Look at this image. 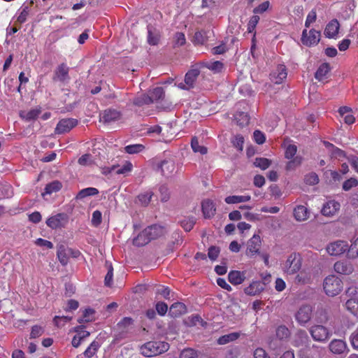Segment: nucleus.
Instances as JSON below:
<instances>
[{
	"label": "nucleus",
	"mask_w": 358,
	"mask_h": 358,
	"mask_svg": "<svg viewBox=\"0 0 358 358\" xmlns=\"http://www.w3.org/2000/svg\"><path fill=\"white\" fill-rule=\"evenodd\" d=\"M169 349V344L164 341H149L141 348L143 355L151 357L166 352Z\"/></svg>",
	"instance_id": "obj_1"
},
{
	"label": "nucleus",
	"mask_w": 358,
	"mask_h": 358,
	"mask_svg": "<svg viewBox=\"0 0 358 358\" xmlns=\"http://www.w3.org/2000/svg\"><path fill=\"white\" fill-rule=\"evenodd\" d=\"M343 287L342 280L334 275L327 276L323 282V289L325 293L330 296L338 294L342 291Z\"/></svg>",
	"instance_id": "obj_2"
},
{
	"label": "nucleus",
	"mask_w": 358,
	"mask_h": 358,
	"mask_svg": "<svg viewBox=\"0 0 358 358\" xmlns=\"http://www.w3.org/2000/svg\"><path fill=\"white\" fill-rule=\"evenodd\" d=\"M308 331L313 341L322 343H327L332 336L331 331L323 324H315L308 329Z\"/></svg>",
	"instance_id": "obj_3"
},
{
	"label": "nucleus",
	"mask_w": 358,
	"mask_h": 358,
	"mask_svg": "<svg viewBox=\"0 0 358 358\" xmlns=\"http://www.w3.org/2000/svg\"><path fill=\"white\" fill-rule=\"evenodd\" d=\"M313 316V308L308 304L300 306L294 315L296 321L302 327H305L311 320Z\"/></svg>",
	"instance_id": "obj_4"
},
{
	"label": "nucleus",
	"mask_w": 358,
	"mask_h": 358,
	"mask_svg": "<svg viewBox=\"0 0 358 358\" xmlns=\"http://www.w3.org/2000/svg\"><path fill=\"white\" fill-rule=\"evenodd\" d=\"M328 349L333 355L341 357H345L350 351L347 343L343 339L337 338L330 341Z\"/></svg>",
	"instance_id": "obj_5"
},
{
	"label": "nucleus",
	"mask_w": 358,
	"mask_h": 358,
	"mask_svg": "<svg viewBox=\"0 0 358 358\" xmlns=\"http://www.w3.org/2000/svg\"><path fill=\"white\" fill-rule=\"evenodd\" d=\"M301 267V256L299 254L292 253L290 255H289L285 263L284 271L289 275H293L298 272Z\"/></svg>",
	"instance_id": "obj_6"
},
{
	"label": "nucleus",
	"mask_w": 358,
	"mask_h": 358,
	"mask_svg": "<svg viewBox=\"0 0 358 358\" xmlns=\"http://www.w3.org/2000/svg\"><path fill=\"white\" fill-rule=\"evenodd\" d=\"M350 246L344 241H336L327 245L326 250L331 256H338L343 254L346 251L349 252Z\"/></svg>",
	"instance_id": "obj_7"
},
{
	"label": "nucleus",
	"mask_w": 358,
	"mask_h": 358,
	"mask_svg": "<svg viewBox=\"0 0 358 358\" xmlns=\"http://www.w3.org/2000/svg\"><path fill=\"white\" fill-rule=\"evenodd\" d=\"M261 238L259 235L255 234L247 242L245 255L249 257H253L255 255L260 254L259 248L261 245Z\"/></svg>",
	"instance_id": "obj_8"
},
{
	"label": "nucleus",
	"mask_w": 358,
	"mask_h": 358,
	"mask_svg": "<svg viewBox=\"0 0 358 358\" xmlns=\"http://www.w3.org/2000/svg\"><path fill=\"white\" fill-rule=\"evenodd\" d=\"M122 114L115 109H106L99 115V120L106 124H109L120 119Z\"/></svg>",
	"instance_id": "obj_9"
},
{
	"label": "nucleus",
	"mask_w": 358,
	"mask_h": 358,
	"mask_svg": "<svg viewBox=\"0 0 358 358\" xmlns=\"http://www.w3.org/2000/svg\"><path fill=\"white\" fill-rule=\"evenodd\" d=\"M67 222L68 216L65 213H58L46 220V224L52 229L64 227Z\"/></svg>",
	"instance_id": "obj_10"
},
{
	"label": "nucleus",
	"mask_w": 358,
	"mask_h": 358,
	"mask_svg": "<svg viewBox=\"0 0 358 358\" xmlns=\"http://www.w3.org/2000/svg\"><path fill=\"white\" fill-rule=\"evenodd\" d=\"M310 343V338L304 329H298L294 335L292 345L294 347L300 348L307 346Z\"/></svg>",
	"instance_id": "obj_11"
},
{
	"label": "nucleus",
	"mask_w": 358,
	"mask_h": 358,
	"mask_svg": "<svg viewBox=\"0 0 358 358\" xmlns=\"http://www.w3.org/2000/svg\"><path fill=\"white\" fill-rule=\"evenodd\" d=\"M78 124V120L73 118L61 120L55 128L57 134H64L69 132Z\"/></svg>",
	"instance_id": "obj_12"
},
{
	"label": "nucleus",
	"mask_w": 358,
	"mask_h": 358,
	"mask_svg": "<svg viewBox=\"0 0 358 358\" xmlns=\"http://www.w3.org/2000/svg\"><path fill=\"white\" fill-rule=\"evenodd\" d=\"M313 317L317 324H326L330 317L328 309L322 306H317Z\"/></svg>",
	"instance_id": "obj_13"
},
{
	"label": "nucleus",
	"mask_w": 358,
	"mask_h": 358,
	"mask_svg": "<svg viewBox=\"0 0 358 358\" xmlns=\"http://www.w3.org/2000/svg\"><path fill=\"white\" fill-rule=\"evenodd\" d=\"M145 233L148 236L151 241L164 235L166 229L161 225L152 224L145 229Z\"/></svg>",
	"instance_id": "obj_14"
},
{
	"label": "nucleus",
	"mask_w": 358,
	"mask_h": 358,
	"mask_svg": "<svg viewBox=\"0 0 358 358\" xmlns=\"http://www.w3.org/2000/svg\"><path fill=\"white\" fill-rule=\"evenodd\" d=\"M334 268L336 273L343 275H350L354 271L353 265L348 260L336 262Z\"/></svg>",
	"instance_id": "obj_15"
},
{
	"label": "nucleus",
	"mask_w": 358,
	"mask_h": 358,
	"mask_svg": "<svg viewBox=\"0 0 358 358\" xmlns=\"http://www.w3.org/2000/svg\"><path fill=\"white\" fill-rule=\"evenodd\" d=\"M158 169H160L162 174L165 177L171 176L176 169L173 160L169 159H164L158 164Z\"/></svg>",
	"instance_id": "obj_16"
},
{
	"label": "nucleus",
	"mask_w": 358,
	"mask_h": 358,
	"mask_svg": "<svg viewBox=\"0 0 358 358\" xmlns=\"http://www.w3.org/2000/svg\"><path fill=\"white\" fill-rule=\"evenodd\" d=\"M54 80L65 82L69 80V67L64 63L61 64L55 71Z\"/></svg>",
	"instance_id": "obj_17"
},
{
	"label": "nucleus",
	"mask_w": 358,
	"mask_h": 358,
	"mask_svg": "<svg viewBox=\"0 0 358 358\" xmlns=\"http://www.w3.org/2000/svg\"><path fill=\"white\" fill-rule=\"evenodd\" d=\"M286 67L283 64H279L275 71L271 74V80L276 84L281 83L287 78Z\"/></svg>",
	"instance_id": "obj_18"
},
{
	"label": "nucleus",
	"mask_w": 358,
	"mask_h": 358,
	"mask_svg": "<svg viewBox=\"0 0 358 358\" xmlns=\"http://www.w3.org/2000/svg\"><path fill=\"white\" fill-rule=\"evenodd\" d=\"M340 204L335 201H329L324 204L321 213L324 216H332L339 210Z\"/></svg>",
	"instance_id": "obj_19"
},
{
	"label": "nucleus",
	"mask_w": 358,
	"mask_h": 358,
	"mask_svg": "<svg viewBox=\"0 0 358 358\" xmlns=\"http://www.w3.org/2000/svg\"><path fill=\"white\" fill-rule=\"evenodd\" d=\"M264 283L260 281H254L244 289L247 295L255 296L261 293L264 289Z\"/></svg>",
	"instance_id": "obj_20"
},
{
	"label": "nucleus",
	"mask_w": 358,
	"mask_h": 358,
	"mask_svg": "<svg viewBox=\"0 0 358 358\" xmlns=\"http://www.w3.org/2000/svg\"><path fill=\"white\" fill-rule=\"evenodd\" d=\"M186 312V306L183 303L176 302L171 306L169 314L173 317H177L185 314Z\"/></svg>",
	"instance_id": "obj_21"
},
{
	"label": "nucleus",
	"mask_w": 358,
	"mask_h": 358,
	"mask_svg": "<svg viewBox=\"0 0 358 358\" xmlns=\"http://www.w3.org/2000/svg\"><path fill=\"white\" fill-rule=\"evenodd\" d=\"M339 23L337 20L329 22L324 29V35L327 38H334L338 33Z\"/></svg>",
	"instance_id": "obj_22"
},
{
	"label": "nucleus",
	"mask_w": 358,
	"mask_h": 358,
	"mask_svg": "<svg viewBox=\"0 0 358 358\" xmlns=\"http://www.w3.org/2000/svg\"><path fill=\"white\" fill-rule=\"evenodd\" d=\"M202 212L205 218H210L214 216L216 208L213 202L209 199L204 200L202 202Z\"/></svg>",
	"instance_id": "obj_23"
},
{
	"label": "nucleus",
	"mask_w": 358,
	"mask_h": 358,
	"mask_svg": "<svg viewBox=\"0 0 358 358\" xmlns=\"http://www.w3.org/2000/svg\"><path fill=\"white\" fill-rule=\"evenodd\" d=\"M70 253L71 249L66 245L61 244L57 246V258L62 265L67 264Z\"/></svg>",
	"instance_id": "obj_24"
},
{
	"label": "nucleus",
	"mask_w": 358,
	"mask_h": 358,
	"mask_svg": "<svg viewBox=\"0 0 358 358\" xmlns=\"http://www.w3.org/2000/svg\"><path fill=\"white\" fill-rule=\"evenodd\" d=\"M229 281L234 285L241 284L245 279V272L231 271L228 274Z\"/></svg>",
	"instance_id": "obj_25"
},
{
	"label": "nucleus",
	"mask_w": 358,
	"mask_h": 358,
	"mask_svg": "<svg viewBox=\"0 0 358 358\" xmlns=\"http://www.w3.org/2000/svg\"><path fill=\"white\" fill-rule=\"evenodd\" d=\"M294 216L297 221H304L308 218L309 211L304 206L299 205L294 208Z\"/></svg>",
	"instance_id": "obj_26"
},
{
	"label": "nucleus",
	"mask_w": 358,
	"mask_h": 358,
	"mask_svg": "<svg viewBox=\"0 0 358 358\" xmlns=\"http://www.w3.org/2000/svg\"><path fill=\"white\" fill-rule=\"evenodd\" d=\"M133 319L131 317H124L120 322L117 323V328L121 331V334H124L133 327Z\"/></svg>",
	"instance_id": "obj_27"
},
{
	"label": "nucleus",
	"mask_w": 358,
	"mask_h": 358,
	"mask_svg": "<svg viewBox=\"0 0 358 358\" xmlns=\"http://www.w3.org/2000/svg\"><path fill=\"white\" fill-rule=\"evenodd\" d=\"M320 40V31L312 29L309 31V35L306 40L305 45L311 46L317 45Z\"/></svg>",
	"instance_id": "obj_28"
},
{
	"label": "nucleus",
	"mask_w": 358,
	"mask_h": 358,
	"mask_svg": "<svg viewBox=\"0 0 358 358\" xmlns=\"http://www.w3.org/2000/svg\"><path fill=\"white\" fill-rule=\"evenodd\" d=\"M62 187V184L59 180H54L45 185L44 192L42 193L43 196L45 194H51L54 192L59 191Z\"/></svg>",
	"instance_id": "obj_29"
},
{
	"label": "nucleus",
	"mask_w": 358,
	"mask_h": 358,
	"mask_svg": "<svg viewBox=\"0 0 358 358\" xmlns=\"http://www.w3.org/2000/svg\"><path fill=\"white\" fill-rule=\"evenodd\" d=\"M149 96L152 100V103L162 101L165 97V92L163 87H157L150 92Z\"/></svg>",
	"instance_id": "obj_30"
},
{
	"label": "nucleus",
	"mask_w": 358,
	"mask_h": 358,
	"mask_svg": "<svg viewBox=\"0 0 358 358\" xmlns=\"http://www.w3.org/2000/svg\"><path fill=\"white\" fill-rule=\"evenodd\" d=\"M199 75L198 69L189 70L185 76V83L190 88L193 87L194 83Z\"/></svg>",
	"instance_id": "obj_31"
},
{
	"label": "nucleus",
	"mask_w": 358,
	"mask_h": 358,
	"mask_svg": "<svg viewBox=\"0 0 358 358\" xmlns=\"http://www.w3.org/2000/svg\"><path fill=\"white\" fill-rule=\"evenodd\" d=\"M241 336V333L239 332H233L228 334L223 335L220 336L217 341V343L219 345H225L227 343H229L230 342L234 341L237 340Z\"/></svg>",
	"instance_id": "obj_32"
},
{
	"label": "nucleus",
	"mask_w": 358,
	"mask_h": 358,
	"mask_svg": "<svg viewBox=\"0 0 358 358\" xmlns=\"http://www.w3.org/2000/svg\"><path fill=\"white\" fill-rule=\"evenodd\" d=\"M345 306L351 314L358 317V299L351 298L348 299Z\"/></svg>",
	"instance_id": "obj_33"
},
{
	"label": "nucleus",
	"mask_w": 358,
	"mask_h": 358,
	"mask_svg": "<svg viewBox=\"0 0 358 358\" xmlns=\"http://www.w3.org/2000/svg\"><path fill=\"white\" fill-rule=\"evenodd\" d=\"M150 242V238L145 233V229L142 231L136 238L133 240V244L138 247H142Z\"/></svg>",
	"instance_id": "obj_34"
},
{
	"label": "nucleus",
	"mask_w": 358,
	"mask_h": 358,
	"mask_svg": "<svg viewBox=\"0 0 358 358\" xmlns=\"http://www.w3.org/2000/svg\"><path fill=\"white\" fill-rule=\"evenodd\" d=\"M329 64L327 63H323L319 66L317 71L315 72V78L320 81L325 78L326 75L329 73Z\"/></svg>",
	"instance_id": "obj_35"
},
{
	"label": "nucleus",
	"mask_w": 358,
	"mask_h": 358,
	"mask_svg": "<svg viewBox=\"0 0 358 358\" xmlns=\"http://www.w3.org/2000/svg\"><path fill=\"white\" fill-rule=\"evenodd\" d=\"M150 103H152V100L150 96L145 94H141L133 99V104L138 107Z\"/></svg>",
	"instance_id": "obj_36"
},
{
	"label": "nucleus",
	"mask_w": 358,
	"mask_h": 358,
	"mask_svg": "<svg viewBox=\"0 0 358 358\" xmlns=\"http://www.w3.org/2000/svg\"><path fill=\"white\" fill-rule=\"evenodd\" d=\"M99 194V190L95 187H87L81 189L76 196V199H82L89 196H94Z\"/></svg>",
	"instance_id": "obj_37"
},
{
	"label": "nucleus",
	"mask_w": 358,
	"mask_h": 358,
	"mask_svg": "<svg viewBox=\"0 0 358 358\" xmlns=\"http://www.w3.org/2000/svg\"><path fill=\"white\" fill-rule=\"evenodd\" d=\"M275 336L279 340H285L290 336V331L285 325H280L275 330Z\"/></svg>",
	"instance_id": "obj_38"
},
{
	"label": "nucleus",
	"mask_w": 358,
	"mask_h": 358,
	"mask_svg": "<svg viewBox=\"0 0 358 358\" xmlns=\"http://www.w3.org/2000/svg\"><path fill=\"white\" fill-rule=\"evenodd\" d=\"M250 200V196H229L225 198V202L229 204L246 202Z\"/></svg>",
	"instance_id": "obj_39"
},
{
	"label": "nucleus",
	"mask_w": 358,
	"mask_h": 358,
	"mask_svg": "<svg viewBox=\"0 0 358 358\" xmlns=\"http://www.w3.org/2000/svg\"><path fill=\"white\" fill-rule=\"evenodd\" d=\"M310 351L311 357L308 358H322L324 355V348L313 344L308 350Z\"/></svg>",
	"instance_id": "obj_40"
},
{
	"label": "nucleus",
	"mask_w": 358,
	"mask_h": 358,
	"mask_svg": "<svg viewBox=\"0 0 358 358\" xmlns=\"http://www.w3.org/2000/svg\"><path fill=\"white\" fill-rule=\"evenodd\" d=\"M95 311L92 308H86L83 312V315L78 320L79 323L89 322L93 320V315Z\"/></svg>",
	"instance_id": "obj_41"
},
{
	"label": "nucleus",
	"mask_w": 358,
	"mask_h": 358,
	"mask_svg": "<svg viewBox=\"0 0 358 358\" xmlns=\"http://www.w3.org/2000/svg\"><path fill=\"white\" fill-rule=\"evenodd\" d=\"M153 195L154 193L152 191H147L140 194L138 196V199L142 205L146 206L150 203Z\"/></svg>",
	"instance_id": "obj_42"
},
{
	"label": "nucleus",
	"mask_w": 358,
	"mask_h": 358,
	"mask_svg": "<svg viewBox=\"0 0 358 358\" xmlns=\"http://www.w3.org/2000/svg\"><path fill=\"white\" fill-rule=\"evenodd\" d=\"M191 147L194 152H199L201 155L207 153V148L203 145H200L196 137H194L191 141Z\"/></svg>",
	"instance_id": "obj_43"
},
{
	"label": "nucleus",
	"mask_w": 358,
	"mask_h": 358,
	"mask_svg": "<svg viewBox=\"0 0 358 358\" xmlns=\"http://www.w3.org/2000/svg\"><path fill=\"white\" fill-rule=\"evenodd\" d=\"M196 223V219L194 217H186L180 221L181 227L186 231H189Z\"/></svg>",
	"instance_id": "obj_44"
},
{
	"label": "nucleus",
	"mask_w": 358,
	"mask_h": 358,
	"mask_svg": "<svg viewBox=\"0 0 358 358\" xmlns=\"http://www.w3.org/2000/svg\"><path fill=\"white\" fill-rule=\"evenodd\" d=\"M235 119L237 122V124L241 127L246 126L249 124L250 117L249 115L244 112H240L238 113Z\"/></svg>",
	"instance_id": "obj_45"
},
{
	"label": "nucleus",
	"mask_w": 358,
	"mask_h": 358,
	"mask_svg": "<svg viewBox=\"0 0 358 358\" xmlns=\"http://www.w3.org/2000/svg\"><path fill=\"white\" fill-rule=\"evenodd\" d=\"M271 162L268 159L263 158V157H257L255 159V160L254 162V165L256 167H259L262 170H265L269 167V166L271 165Z\"/></svg>",
	"instance_id": "obj_46"
},
{
	"label": "nucleus",
	"mask_w": 358,
	"mask_h": 358,
	"mask_svg": "<svg viewBox=\"0 0 358 358\" xmlns=\"http://www.w3.org/2000/svg\"><path fill=\"white\" fill-rule=\"evenodd\" d=\"M145 146L142 144L129 145L124 148V150L128 154H137L142 152Z\"/></svg>",
	"instance_id": "obj_47"
},
{
	"label": "nucleus",
	"mask_w": 358,
	"mask_h": 358,
	"mask_svg": "<svg viewBox=\"0 0 358 358\" xmlns=\"http://www.w3.org/2000/svg\"><path fill=\"white\" fill-rule=\"evenodd\" d=\"M148 42L150 45H155L158 43L159 35L157 33L152 31V27H148Z\"/></svg>",
	"instance_id": "obj_48"
},
{
	"label": "nucleus",
	"mask_w": 358,
	"mask_h": 358,
	"mask_svg": "<svg viewBox=\"0 0 358 358\" xmlns=\"http://www.w3.org/2000/svg\"><path fill=\"white\" fill-rule=\"evenodd\" d=\"M99 348V345L98 342L93 341L90 345L86 349V350L84 352V355L85 357L88 358H91L93 357L96 351L98 350Z\"/></svg>",
	"instance_id": "obj_49"
},
{
	"label": "nucleus",
	"mask_w": 358,
	"mask_h": 358,
	"mask_svg": "<svg viewBox=\"0 0 358 358\" xmlns=\"http://www.w3.org/2000/svg\"><path fill=\"white\" fill-rule=\"evenodd\" d=\"M206 32L205 31H199L194 34V43L203 45L207 40Z\"/></svg>",
	"instance_id": "obj_50"
},
{
	"label": "nucleus",
	"mask_w": 358,
	"mask_h": 358,
	"mask_svg": "<svg viewBox=\"0 0 358 358\" xmlns=\"http://www.w3.org/2000/svg\"><path fill=\"white\" fill-rule=\"evenodd\" d=\"M302 162L301 157L296 156L287 163L285 169L287 171H292L299 166Z\"/></svg>",
	"instance_id": "obj_51"
},
{
	"label": "nucleus",
	"mask_w": 358,
	"mask_h": 358,
	"mask_svg": "<svg viewBox=\"0 0 358 358\" xmlns=\"http://www.w3.org/2000/svg\"><path fill=\"white\" fill-rule=\"evenodd\" d=\"M295 280L301 284L308 283L310 280V275L305 271H301L295 278Z\"/></svg>",
	"instance_id": "obj_52"
},
{
	"label": "nucleus",
	"mask_w": 358,
	"mask_h": 358,
	"mask_svg": "<svg viewBox=\"0 0 358 358\" xmlns=\"http://www.w3.org/2000/svg\"><path fill=\"white\" fill-rule=\"evenodd\" d=\"M72 319L69 316H55L53 319L55 324L61 327H63L66 322H69Z\"/></svg>",
	"instance_id": "obj_53"
},
{
	"label": "nucleus",
	"mask_w": 358,
	"mask_h": 358,
	"mask_svg": "<svg viewBox=\"0 0 358 358\" xmlns=\"http://www.w3.org/2000/svg\"><path fill=\"white\" fill-rule=\"evenodd\" d=\"M297 151V147L295 145L289 144L287 146L285 152V158L288 159H292L296 155Z\"/></svg>",
	"instance_id": "obj_54"
},
{
	"label": "nucleus",
	"mask_w": 358,
	"mask_h": 358,
	"mask_svg": "<svg viewBox=\"0 0 358 358\" xmlns=\"http://www.w3.org/2000/svg\"><path fill=\"white\" fill-rule=\"evenodd\" d=\"M160 199L162 202H166L170 198V193L166 185H161L159 188Z\"/></svg>",
	"instance_id": "obj_55"
},
{
	"label": "nucleus",
	"mask_w": 358,
	"mask_h": 358,
	"mask_svg": "<svg viewBox=\"0 0 358 358\" xmlns=\"http://www.w3.org/2000/svg\"><path fill=\"white\" fill-rule=\"evenodd\" d=\"M358 257V238L355 239L349 248V257L355 259Z\"/></svg>",
	"instance_id": "obj_56"
},
{
	"label": "nucleus",
	"mask_w": 358,
	"mask_h": 358,
	"mask_svg": "<svg viewBox=\"0 0 358 358\" xmlns=\"http://www.w3.org/2000/svg\"><path fill=\"white\" fill-rule=\"evenodd\" d=\"M220 252V248L213 245L210 246L208 248V257L210 260L214 261L218 257Z\"/></svg>",
	"instance_id": "obj_57"
},
{
	"label": "nucleus",
	"mask_w": 358,
	"mask_h": 358,
	"mask_svg": "<svg viewBox=\"0 0 358 358\" xmlns=\"http://www.w3.org/2000/svg\"><path fill=\"white\" fill-rule=\"evenodd\" d=\"M113 268L112 264H110L108 265V272L105 277L104 283L106 286L110 287L113 282Z\"/></svg>",
	"instance_id": "obj_58"
},
{
	"label": "nucleus",
	"mask_w": 358,
	"mask_h": 358,
	"mask_svg": "<svg viewBox=\"0 0 358 358\" xmlns=\"http://www.w3.org/2000/svg\"><path fill=\"white\" fill-rule=\"evenodd\" d=\"M180 358H197V353L193 349H185L181 352Z\"/></svg>",
	"instance_id": "obj_59"
},
{
	"label": "nucleus",
	"mask_w": 358,
	"mask_h": 358,
	"mask_svg": "<svg viewBox=\"0 0 358 358\" xmlns=\"http://www.w3.org/2000/svg\"><path fill=\"white\" fill-rule=\"evenodd\" d=\"M358 185V181L355 178H350L345 180L343 184V189L345 191H349L352 187H356Z\"/></svg>",
	"instance_id": "obj_60"
},
{
	"label": "nucleus",
	"mask_w": 358,
	"mask_h": 358,
	"mask_svg": "<svg viewBox=\"0 0 358 358\" xmlns=\"http://www.w3.org/2000/svg\"><path fill=\"white\" fill-rule=\"evenodd\" d=\"M102 220L101 213L99 210H95L92 213V224L94 227H98Z\"/></svg>",
	"instance_id": "obj_61"
},
{
	"label": "nucleus",
	"mask_w": 358,
	"mask_h": 358,
	"mask_svg": "<svg viewBox=\"0 0 358 358\" xmlns=\"http://www.w3.org/2000/svg\"><path fill=\"white\" fill-rule=\"evenodd\" d=\"M233 145L239 151H242L243 148L244 138L241 135H236L232 141Z\"/></svg>",
	"instance_id": "obj_62"
},
{
	"label": "nucleus",
	"mask_w": 358,
	"mask_h": 358,
	"mask_svg": "<svg viewBox=\"0 0 358 358\" xmlns=\"http://www.w3.org/2000/svg\"><path fill=\"white\" fill-rule=\"evenodd\" d=\"M350 341L355 350H358V327L351 334Z\"/></svg>",
	"instance_id": "obj_63"
},
{
	"label": "nucleus",
	"mask_w": 358,
	"mask_h": 358,
	"mask_svg": "<svg viewBox=\"0 0 358 358\" xmlns=\"http://www.w3.org/2000/svg\"><path fill=\"white\" fill-rule=\"evenodd\" d=\"M240 355L239 348L237 346L228 349L226 352V358H237Z\"/></svg>",
	"instance_id": "obj_64"
}]
</instances>
